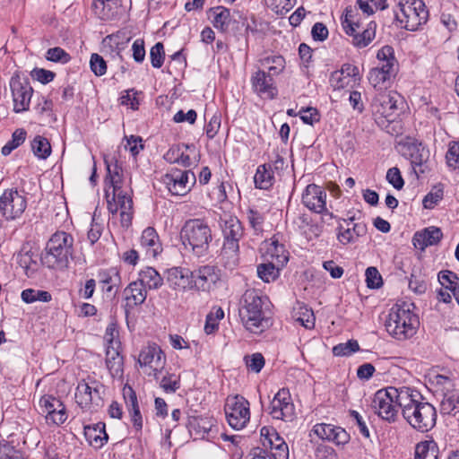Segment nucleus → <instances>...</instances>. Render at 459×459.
<instances>
[{
	"mask_svg": "<svg viewBox=\"0 0 459 459\" xmlns=\"http://www.w3.org/2000/svg\"><path fill=\"white\" fill-rule=\"evenodd\" d=\"M408 392L402 395V415L416 431L425 433L437 424V410L433 404L416 389L407 386Z\"/></svg>",
	"mask_w": 459,
	"mask_h": 459,
	"instance_id": "1",
	"label": "nucleus"
},
{
	"mask_svg": "<svg viewBox=\"0 0 459 459\" xmlns=\"http://www.w3.org/2000/svg\"><path fill=\"white\" fill-rule=\"evenodd\" d=\"M180 239L185 249L195 256H206L212 241V229L204 219H189L181 228Z\"/></svg>",
	"mask_w": 459,
	"mask_h": 459,
	"instance_id": "2",
	"label": "nucleus"
},
{
	"mask_svg": "<svg viewBox=\"0 0 459 459\" xmlns=\"http://www.w3.org/2000/svg\"><path fill=\"white\" fill-rule=\"evenodd\" d=\"M74 253V238L65 231H56L47 242L41 263L50 269L65 270Z\"/></svg>",
	"mask_w": 459,
	"mask_h": 459,
	"instance_id": "3",
	"label": "nucleus"
},
{
	"mask_svg": "<svg viewBox=\"0 0 459 459\" xmlns=\"http://www.w3.org/2000/svg\"><path fill=\"white\" fill-rule=\"evenodd\" d=\"M221 228L223 236L221 256L224 266L231 270L239 261V240L244 236V229L240 221L232 215L221 219Z\"/></svg>",
	"mask_w": 459,
	"mask_h": 459,
	"instance_id": "4",
	"label": "nucleus"
},
{
	"mask_svg": "<svg viewBox=\"0 0 459 459\" xmlns=\"http://www.w3.org/2000/svg\"><path fill=\"white\" fill-rule=\"evenodd\" d=\"M412 303L395 304L385 322L386 331L397 340H406L416 333L419 318L412 312Z\"/></svg>",
	"mask_w": 459,
	"mask_h": 459,
	"instance_id": "5",
	"label": "nucleus"
},
{
	"mask_svg": "<svg viewBox=\"0 0 459 459\" xmlns=\"http://www.w3.org/2000/svg\"><path fill=\"white\" fill-rule=\"evenodd\" d=\"M239 316L245 327L254 333H262L270 325L269 318L264 315L262 297L255 290L244 293Z\"/></svg>",
	"mask_w": 459,
	"mask_h": 459,
	"instance_id": "6",
	"label": "nucleus"
},
{
	"mask_svg": "<svg viewBox=\"0 0 459 459\" xmlns=\"http://www.w3.org/2000/svg\"><path fill=\"white\" fill-rule=\"evenodd\" d=\"M407 386H388L378 390L373 398L372 406L377 415L388 422L397 419V406L402 410V395L405 394Z\"/></svg>",
	"mask_w": 459,
	"mask_h": 459,
	"instance_id": "7",
	"label": "nucleus"
},
{
	"mask_svg": "<svg viewBox=\"0 0 459 459\" xmlns=\"http://www.w3.org/2000/svg\"><path fill=\"white\" fill-rule=\"evenodd\" d=\"M398 6L395 20L401 28L415 31L428 22L429 11L422 0H400Z\"/></svg>",
	"mask_w": 459,
	"mask_h": 459,
	"instance_id": "8",
	"label": "nucleus"
},
{
	"mask_svg": "<svg viewBox=\"0 0 459 459\" xmlns=\"http://www.w3.org/2000/svg\"><path fill=\"white\" fill-rule=\"evenodd\" d=\"M104 385L93 378L82 379L78 383L75 401L82 410L97 409L103 404L101 396Z\"/></svg>",
	"mask_w": 459,
	"mask_h": 459,
	"instance_id": "9",
	"label": "nucleus"
},
{
	"mask_svg": "<svg viewBox=\"0 0 459 459\" xmlns=\"http://www.w3.org/2000/svg\"><path fill=\"white\" fill-rule=\"evenodd\" d=\"M224 411L229 425L242 429L250 420L249 402L241 395L228 397Z\"/></svg>",
	"mask_w": 459,
	"mask_h": 459,
	"instance_id": "10",
	"label": "nucleus"
},
{
	"mask_svg": "<svg viewBox=\"0 0 459 459\" xmlns=\"http://www.w3.org/2000/svg\"><path fill=\"white\" fill-rule=\"evenodd\" d=\"M10 90L13 101V111L15 113L24 112L29 109L33 88L27 77H22L16 71L9 82Z\"/></svg>",
	"mask_w": 459,
	"mask_h": 459,
	"instance_id": "11",
	"label": "nucleus"
},
{
	"mask_svg": "<svg viewBox=\"0 0 459 459\" xmlns=\"http://www.w3.org/2000/svg\"><path fill=\"white\" fill-rule=\"evenodd\" d=\"M326 191L320 186L309 184L302 194V204L310 211L323 214L322 222L325 221V217L333 219L334 216L326 209Z\"/></svg>",
	"mask_w": 459,
	"mask_h": 459,
	"instance_id": "12",
	"label": "nucleus"
},
{
	"mask_svg": "<svg viewBox=\"0 0 459 459\" xmlns=\"http://www.w3.org/2000/svg\"><path fill=\"white\" fill-rule=\"evenodd\" d=\"M26 207V197L17 189H7L0 197V212L6 220L19 218Z\"/></svg>",
	"mask_w": 459,
	"mask_h": 459,
	"instance_id": "13",
	"label": "nucleus"
},
{
	"mask_svg": "<svg viewBox=\"0 0 459 459\" xmlns=\"http://www.w3.org/2000/svg\"><path fill=\"white\" fill-rule=\"evenodd\" d=\"M403 156L411 160L412 169L419 178L425 173L429 158V151L417 141H409L401 144Z\"/></svg>",
	"mask_w": 459,
	"mask_h": 459,
	"instance_id": "14",
	"label": "nucleus"
},
{
	"mask_svg": "<svg viewBox=\"0 0 459 459\" xmlns=\"http://www.w3.org/2000/svg\"><path fill=\"white\" fill-rule=\"evenodd\" d=\"M268 412L275 420L291 421L294 419L295 406L289 389L281 388L275 394L270 403Z\"/></svg>",
	"mask_w": 459,
	"mask_h": 459,
	"instance_id": "15",
	"label": "nucleus"
},
{
	"mask_svg": "<svg viewBox=\"0 0 459 459\" xmlns=\"http://www.w3.org/2000/svg\"><path fill=\"white\" fill-rule=\"evenodd\" d=\"M221 270L214 265H202L193 271V290L210 292L221 281Z\"/></svg>",
	"mask_w": 459,
	"mask_h": 459,
	"instance_id": "16",
	"label": "nucleus"
},
{
	"mask_svg": "<svg viewBox=\"0 0 459 459\" xmlns=\"http://www.w3.org/2000/svg\"><path fill=\"white\" fill-rule=\"evenodd\" d=\"M195 175L190 170L172 169L164 177L169 191L174 195H184L190 190L189 184L195 183Z\"/></svg>",
	"mask_w": 459,
	"mask_h": 459,
	"instance_id": "17",
	"label": "nucleus"
},
{
	"mask_svg": "<svg viewBox=\"0 0 459 459\" xmlns=\"http://www.w3.org/2000/svg\"><path fill=\"white\" fill-rule=\"evenodd\" d=\"M402 104V97L396 92H381L377 94L372 102L373 112L382 117L392 121L398 109V102Z\"/></svg>",
	"mask_w": 459,
	"mask_h": 459,
	"instance_id": "18",
	"label": "nucleus"
},
{
	"mask_svg": "<svg viewBox=\"0 0 459 459\" xmlns=\"http://www.w3.org/2000/svg\"><path fill=\"white\" fill-rule=\"evenodd\" d=\"M98 282L101 290L108 298H113L121 286L120 272L117 267L100 269L97 273Z\"/></svg>",
	"mask_w": 459,
	"mask_h": 459,
	"instance_id": "19",
	"label": "nucleus"
},
{
	"mask_svg": "<svg viewBox=\"0 0 459 459\" xmlns=\"http://www.w3.org/2000/svg\"><path fill=\"white\" fill-rule=\"evenodd\" d=\"M40 407L43 412L47 413V420L59 425L64 423L66 419L65 407L63 403L53 395H44L39 400Z\"/></svg>",
	"mask_w": 459,
	"mask_h": 459,
	"instance_id": "20",
	"label": "nucleus"
},
{
	"mask_svg": "<svg viewBox=\"0 0 459 459\" xmlns=\"http://www.w3.org/2000/svg\"><path fill=\"white\" fill-rule=\"evenodd\" d=\"M251 84L254 91L262 97L273 100L277 95L273 77L264 70H257L252 75Z\"/></svg>",
	"mask_w": 459,
	"mask_h": 459,
	"instance_id": "21",
	"label": "nucleus"
},
{
	"mask_svg": "<svg viewBox=\"0 0 459 459\" xmlns=\"http://www.w3.org/2000/svg\"><path fill=\"white\" fill-rule=\"evenodd\" d=\"M313 430L318 437L331 441L337 446L347 444L351 438L350 434L344 429L332 424H316Z\"/></svg>",
	"mask_w": 459,
	"mask_h": 459,
	"instance_id": "22",
	"label": "nucleus"
},
{
	"mask_svg": "<svg viewBox=\"0 0 459 459\" xmlns=\"http://www.w3.org/2000/svg\"><path fill=\"white\" fill-rule=\"evenodd\" d=\"M167 282L174 290H193V271L185 267H172L167 272Z\"/></svg>",
	"mask_w": 459,
	"mask_h": 459,
	"instance_id": "23",
	"label": "nucleus"
},
{
	"mask_svg": "<svg viewBox=\"0 0 459 459\" xmlns=\"http://www.w3.org/2000/svg\"><path fill=\"white\" fill-rule=\"evenodd\" d=\"M442 238V230L437 227L431 226L417 231L412 238V243L416 248L423 251L427 247L439 243Z\"/></svg>",
	"mask_w": 459,
	"mask_h": 459,
	"instance_id": "24",
	"label": "nucleus"
},
{
	"mask_svg": "<svg viewBox=\"0 0 459 459\" xmlns=\"http://www.w3.org/2000/svg\"><path fill=\"white\" fill-rule=\"evenodd\" d=\"M92 9L102 21H113L118 17L121 5L117 0H94Z\"/></svg>",
	"mask_w": 459,
	"mask_h": 459,
	"instance_id": "25",
	"label": "nucleus"
},
{
	"mask_svg": "<svg viewBox=\"0 0 459 459\" xmlns=\"http://www.w3.org/2000/svg\"><path fill=\"white\" fill-rule=\"evenodd\" d=\"M126 298L125 309L128 314L134 307L142 305L147 297L146 289H144L137 281H132L125 290Z\"/></svg>",
	"mask_w": 459,
	"mask_h": 459,
	"instance_id": "26",
	"label": "nucleus"
},
{
	"mask_svg": "<svg viewBox=\"0 0 459 459\" xmlns=\"http://www.w3.org/2000/svg\"><path fill=\"white\" fill-rule=\"evenodd\" d=\"M123 394L126 408L133 422V426L137 431H140L143 428V418L140 411L136 394L131 386H125Z\"/></svg>",
	"mask_w": 459,
	"mask_h": 459,
	"instance_id": "27",
	"label": "nucleus"
},
{
	"mask_svg": "<svg viewBox=\"0 0 459 459\" xmlns=\"http://www.w3.org/2000/svg\"><path fill=\"white\" fill-rule=\"evenodd\" d=\"M84 436L89 444L95 448L102 447L108 439L103 422L85 426Z\"/></svg>",
	"mask_w": 459,
	"mask_h": 459,
	"instance_id": "28",
	"label": "nucleus"
},
{
	"mask_svg": "<svg viewBox=\"0 0 459 459\" xmlns=\"http://www.w3.org/2000/svg\"><path fill=\"white\" fill-rule=\"evenodd\" d=\"M165 359V354L161 349L156 344H153L149 345L141 351L138 362L141 367L151 365L152 363H155L156 367H162Z\"/></svg>",
	"mask_w": 459,
	"mask_h": 459,
	"instance_id": "29",
	"label": "nucleus"
},
{
	"mask_svg": "<svg viewBox=\"0 0 459 459\" xmlns=\"http://www.w3.org/2000/svg\"><path fill=\"white\" fill-rule=\"evenodd\" d=\"M117 204L120 210V221L123 227H129L133 219V199L122 190L117 191Z\"/></svg>",
	"mask_w": 459,
	"mask_h": 459,
	"instance_id": "30",
	"label": "nucleus"
},
{
	"mask_svg": "<svg viewBox=\"0 0 459 459\" xmlns=\"http://www.w3.org/2000/svg\"><path fill=\"white\" fill-rule=\"evenodd\" d=\"M38 255L23 247L17 255V263L24 270L28 277H31L39 268Z\"/></svg>",
	"mask_w": 459,
	"mask_h": 459,
	"instance_id": "31",
	"label": "nucleus"
},
{
	"mask_svg": "<svg viewBox=\"0 0 459 459\" xmlns=\"http://www.w3.org/2000/svg\"><path fill=\"white\" fill-rule=\"evenodd\" d=\"M105 164L107 167V176L105 178L106 184L109 185L112 189L115 190V195L117 194V191L122 190V182H123V169L120 165H118L116 160L114 164L110 163L107 159H105Z\"/></svg>",
	"mask_w": 459,
	"mask_h": 459,
	"instance_id": "32",
	"label": "nucleus"
},
{
	"mask_svg": "<svg viewBox=\"0 0 459 459\" xmlns=\"http://www.w3.org/2000/svg\"><path fill=\"white\" fill-rule=\"evenodd\" d=\"M137 281L144 289L157 290L162 285L163 279L154 268L146 267L140 271Z\"/></svg>",
	"mask_w": 459,
	"mask_h": 459,
	"instance_id": "33",
	"label": "nucleus"
},
{
	"mask_svg": "<svg viewBox=\"0 0 459 459\" xmlns=\"http://www.w3.org/2000/svg\"><path fill=\"white\" fill-rule=\"evenodd\" d=\"M209 18H212L213 26L221 31L228 30L230 25V13L224 6H216L209 10Z\"/></svg>",
	"mask_w": 459,
	"mask_h": 459,
	"instance_id": "34",
	"label": "nucleus"
},
{
	"mask_svg": "<svg viewBox=\"0 0 459 459\" xmlns=\"http://www.w3.org/2000/svg\"><path fill=\"white\" fill-rule=\"evenodd\" d=\"M439 449L433 439L424 440L415 446L414 459H437Z\"/></svg>",
	"mask_w": 459,
	"mask_h": 459,
	"instance_id": "35",
	"label": "nucleus"
},
{
	"mask_svg": "<svg viewBox=\"0 0 459 459\" xmlns=\"http://www.w3.org/2000/svg\"><path fill=\"white\" fill-rule=\"evenodd\" d=\"M255 186L260 189L270 188L274 181L273 172L272 171L271 164L260 165L257 168L256 173L254 178Z\"/></svg>",
	"mask_w": 459,
	"mask_h": 459,
	"instance_id": "36",
	"label": "nucleus"
},
{
	"mask_svg": "<svg viewBox=\"0 0 459 459\" xmlns=\"http://www.w3.org/2000/svg\"><path fill=\"white\" fill-rule=\"evenodd\" d=\"M440 411L446 415H455L459 412V390L445 393L440 403Z\"/></svg>",
	"mask_w": 459,
	"mask_h": 459,
	"instance_id": "37",
	"label": "nucleus"
},
{
	"mask_svg": "<svg viewBox=\"0 0 459 459\" xmlns=\"http://www.w3.org/2000/svg\"><path fill=\"white\" fill-rule=\"evenodd\" d=\"M377 24L375 22H370L367 28L362 32H353L349 34L352 36V43L355 47L362 48L367 47L376 36Z\"/></svg>",
	"mask_w": 459,
	"mask_h": 459,
	"instance_id": "38",
	"label": "nucleus"
},
{
	"mask_svg": "<svg viewBox=\"0 0 459 459\" xmlns=\"http://www.w3.org/2000/svg\"><path fill=\"white\" fill-rule=\"evenodd\" d=\"M367 233V226L365 223H355L352 229L343 230L342 225L338 227L337 238L342 245H347L354 241L353 234L357 237H362Z\"/></svg>",
	"mask_w": 459,
	"mask_h": 459,
	"instance_id": "39",
	"label": "nucleus"
},
{
	"mask_svg": "<svg viewBox=\"0 0 459 459\" xmlns=\"http://www.w3.org/2000/svg\"><path fill=\"white\" fill-rule=\"evenodd\" d=\"M141 245L151 251L152 255H156L160 251L159 236L152 227L146 228L140 238Z\"/></svg>",
	"mask_w": 459,
	"mask_h": 459,
	"instance_id": "40",
	"label": "nucleus"
},
{
	"mask_svg": "<svg viewBox=\"0 0 459 459\" xmlns=\"http://www.w3.org/2000/svg\"><path fill=\"white\" fill-rule=\"evenodd\" d=\"M106 365L112 377L122 375L124 365L123 356L115 349H108L106 352Z\"/></svg>",
	"mask_w": 459,
	"mask_h": 459,
	"instance_id": "41",
	"label": "nucleus"
},
{
	"mask_svg": "<svg viewBox=\"0 0 459 459\" xmlns=\"http://www.w3.org/2000/svg\"><path fill=\"white\" fill-rule=\"evenodd\" d=\"M260 62L273 77L280 74L285 68V59L281 56H269L261 59Z\"/></svg>",
	"mask_w": 459,
	"mask_h": 459,
	"instance_id": "42",
	"label": "nucleus"
},
{
	"mask_svg": "<svg viewBox=\"0 0 459 459\" xmlns=\"http://www.w3.org/2000/svg\"><path fill=\"white\" fill-rule=\"evenodd\" d=\"M190 429L195 430L196 435H199L202 438H204L206 435L212 429L213 421L209 418L193 417L188 422Z\"/></svg>",
	"mask_w": 459,
	"mask_h": 459,
	"instance_id": "43",
	"label": "nucleus"
},
{
	"mask_svg": "<svg viewBox=\"0 0 459 459\" xmlns=\"http://www.w3.org/2000/svg\"><path fill=\"white\" fill-rule=\"evenodd\" d=\"M31 150L39 159L46 160L51 154V145L48 140L37 135L30 143Z\"/></svg>",
	"mask_w": 459,
	"mask_h": 459,
	"instance_id": "44",
	"label": "nucleus"
},
{
	"mask_svg": "<svg viewBox=\"0 0 459 459\" xmlns=\"http://www.w3.org/2000/svg\"><path fill=\"white\" fill-rule=\"evenodd\" d=\"M224 317V311L221 307H213L206 316L204 332L207 334L215 333L219 328V322Z\"/></svg>",
	"mask_w": 459,
	"mask_h": 459,
	"instance_id": "45",
	"label": "nucleus"
},
{
	"mask_svg": "<svg viewBox=\"0 0 459 459\" xmlns=\"http://www.w3.org/2000/svg\"><path fill=\"white\" fill-rule=\"evenodd\" d=\"M274 438H273L268 445L272 450H274L273 455L274 459H288L289 458V447L283 438L279 433H273Z\"/></svg>",
	"mask_w": 459,
	"mask_h": 459,
	"instance_id": "46",
	"label": "nucleus"
},
{
	"mask_svg": "<svg viewBox=\"0 0 459 459\" xmlns=\"http://www.w3.org/2000/svg\"><path fill=\"white\" fill-rule=\"evenodd\" d=\"M22 299L25 303H33L35 301L48 302L51 300V294L46 290L26 289L22 292Z\"/></svg>",
	"mask_w": 459,
	"mask_h": 459,
	"instance_id": "47",
	"label": "nucleus"
},
{
	"mask_svg": "<svg viewBox=\"0 0 459 459\" xmlns=\"http://www.w3.org/2000/svg\"><path fill=\"white\" fill-rule=\"evenodd\" d=\"M444 187L441 184L434 186L422 201L425 209H433L443 199Z\"/></svg>",
	"mask_w": 459,
	"mask_h": 459,
	"instance_id": "48",
	"label": "nucleus"
},
{
	"mask_svg": "<svg viewBox=\"0 0 459 459\" xmlns=\"http://www.w3.org/2000/svg\"><path fill=\"white\" fill-rule=\"evenodd\" d=\"M257 274L264 282H271L279 277V268L273 263L261 264L257 266Z\"/></svg>",
	"mask_w": 459,
	"mask_h": 459,
	"instance_id": "49",
	"label": "nucleus"
},
{
	"mask_svg": "<svg viewBox=\"0 0 459 459\" xmlns=\"http://www.w3.org/2000/svg\"><path fill=\"white\" fill-rule=\"evenodd\" d=\"M160 386L167 394H174L180 388V376L167 373L160 380Z\"/></svg>",
	"mask_w": 459,
	"mask_h": 459,
	"instance_id": "50",
	"label": "nucleus"
},
{
	"mask_svg": "<svg viewBox=\"0 0 459 459\" xmlns=\"http://www.w3.org/2000/svg\"><path fill=\"white\" fill-rule=\"evenodd\" d=\"M458 280L459 278L457 274L449 270L441 271L438 273V281L443 288L450 290L451 292L452 290L459 287Z\"/></svg>",
	"mask_w": 459,
	"mask_h": 459,
	"instance_id": "51",
	"label": "nucleus"
},
{
	"mask_svg": "<svg viewBox=\"0 0 459 459\" xmlns=\"http://www.w3.org/2000/svg\"><path fill=\"white\" fill-rule=\"evenodd\" d=\"M46 58L54 63L67 64L71 60V56L62 48L55 47L48 49Z\"/></svg>",
	"mask_w": 459,
	"mask_h": 459,
	"instance_id": "52",
	"label": "nucleus"
},
{
	"mask_svg": "<svg viewBox=\"0 0 459 459\" xmlns=\"http://www.w3.org/2000/svg\"><path fill=\"white\" fill-rule=\"evenodd\" d=\"M359 350L356 340H349L347 342L339 343L333 348L334 356H350Z\"/></svg>",
	"mask_w": 459,
	"mask_h": 459,
	"instance_id": "53",
	"label": "nucleus"
},
{
	"mask_svg": "<svg viewBox=\"0 0 459 459\" xmlns=\"http://www.w3.org/2000/svg\"><path fill=\"white\" fill-rule=\"evenodd\" d=\"M354 13L355 10L351 6L346 7L344 18L342 21L346 34H352L359 27V23L354 21Z\"/></svg>",
	"mask_w": 459,
	"mask_h": 459,
	"instance_id": "54",
	"label": "nucleus"
},
{
	"mask_svg": "<svg viewBox=\"0 0 459 459\" xmlns=\"http://www.w3.org/2000/svg\"><path fill=\"white\" fill-rule=\"evenodd\" d=\"M244 360L247 368L255 373H259L265 364L264 356L259 352L245 356Z\"/></svg>",
	"mask_w": 459,
	"mask_h": 459,
	"instance_id": "55",
	"label": "nucleus"
},
{
	"mask_svg": "<svg viewBox=\"0 0 459 459\" xmlns=\"http://www.w3.org/2000/svg\"><path fill=\"white\" fill-rule=\"evenodd\" d=\"M150 58L153 67L160 68L162 66L165 58V52L163 44L161 42H157L151 48Z\"/></svg>",
	"mask_w": 459,
	"mask_h": 459,
	"instance_id": "56",
	"label": "nucleus"
},
{
	"mask_svg": "<svg viewBox=\"0 0 459 459\" xmlns=\"http://www.w3.org/2000/svg\"><path fill=\"white\" fill-rule=\"evenodd\" d=\"M367 286L369 289H378L382 286V276L376 267L370 266L366 269L365 273Z\"/></svg>",
	"mask_w": 459,
	"mask_h": 459,
	"instance_id": "57",
	"label": "nucleus"
},
{
	"mask_svg": "<svg viewBox=\"0 0 459 459\" xmlns=\"http://www.w3.org/2000/svg\"><path fill=\"white\" fill-rule=\"evenodd\" d=\"M90 66H91V71L93 72V74L96 76H102L107 72L106 61L100 55H99L97 53H93L91 56Z\"/></svg>",
	"mask_w": 459,
	"mask_h": 459,
	"instance_id": "58",
	"label": "nucleus"
},
{
	"mask_svg": "<svg viewBox=\"0 0 459 459\" xmlns=\"http://www.w3.org/2000/svg\"><path fill=\"white\" fill-rule=\"evenodd\" d=\"M300 119L307 125L313 126L315 123L319 122L320 114L316 108L308 107L301 108L299 111Z\"/></svg>",
	"mask_w": 459,
	"mask_h": 459,
	"instance_id": "59",
	"label": "nucleus"
},
{
	"mask_svg": "<svg viewBox=\"0 0 459 459\" xmlns=\"http://www.w3.org/2000/svg\"><path fill=\"white\" fill-rule=\"evenodd\" d=\"M386 180L397 190H401L403 187V178L399 169L396 167L391 168L387 170Z\"/></svg>",
	"mask_w": 459,
	"mask_h": 459,
	"instance_id": "60",
	"label": "nucleus"
},
{
	"mask_svg": "<svg viewBox=\"0 0 459 459\" xmlns=\"http://www.w3.org/2000/svg\"><path fill=\"white\" fill-rule=\"evenodd\" d=\"M30 76L34 80H37L43 84H47L54 80L56 74L49 70L36 67L30 72Z\"/></svg>",
	"mask_w": 459,
	"mask_h": 459,
	"instance_id": "61",
	"label": "nucleus"
},
{
	"mask_svg": "<svg viewBox=\"0 0 459 459\" xmlns=\"http://www.w3.org/2000/svg\"><path fill=\"white\" fill-rule=\"evenodd\" d=\"M390 80L383 72L377 68H372L368 74V81L374 88L382 89L386 81Z\"/></svg>",
	"mask_w": 459,
	"mask_h": 459,
	"instance_id": "62",
	"label": "nucleus"
},
{
	"mask_svg": "<svg viewBox=\"0 0 459 459\" xmlns=\"http://www.w3.org/2000/svg\"><path fill=\"white\" fill-rule=\"evenodd\" d=\"M446 163L453 169H459V142L453 143L446 155Z\"/></svg>",
	"mask_w": 459,
	"mask_h": 459,
	"instance_id": "63",
	"label": "nucleus"
},
{
	"mask_svg": "<svg viewBox=\"0 0 459 459\" xmlns=\"http://www.w3.org/2000/svg\"><path fill=\"white\" fill-rule=\"evenodd\" d=\"M0 459H24L20 451L8 443H0Z\"/></svg>",
	"mask_w": 459,
	"mask_h": 459,
	"instance_id": "64",
	"label": "nucleus"
}]
</instances>
